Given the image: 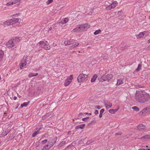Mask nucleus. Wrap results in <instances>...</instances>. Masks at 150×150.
<instances>
[{
  "label": "nucleus",
  "instance_id": "0eeeda50",
  "mask_svg": "<svg viewBox=\"0 0 150 150\" xmlns=\"http://www.w3.org/2000/svg\"><path fill=\"white\" fill-rule=\"evenodd\" d=\"M117 4V2L116 1H115L113 3H112L109 6L106 7V9L107 10H110L115 7Z\"/></svg>",
  "mask_w": 150,
  "mask_h": 150
},
{
  "label": "nucleus",
  "instance_id": "4d7b16f0",
  "mask_svg": "<svg viewBox=\"0 0 150 150\" xmlns=\"http://www.w3.org/2000/svg\"><path fill=\"white\" fill-rule=\"evenodd\" d=\"M125 48H127V46H125Z\"/></svg>",
  "mask_w": 150,
  "mask_h": 150
},
{
  "label": "nucleus",
  "instance_id": "cd10ccee",
  "mask_svg": "<svg viewBox=\"0 0 150 150\" xmlns=\"http://www.w3.org/2000/svg\"><path fill=\"white\" fill-rule=\"evenodd\" d=\"M29 102H25L22 104L21 105V107L22 108L24 107H26L28 105L29 103Z\"/></svg>",
  "mask_w": 150,
  "mask_h": 150
},
{
  "label": "nucleus",
  "instance_id": "c85d7f7f",
  "mask_svg": "<svg viewBox=\"0 0 150 150\" xmlns=\"http://www.w3.org/2000/svg\"><path fill=\"white\" fill-rule=\"evenodd\" d=\"M4 55V53L3 51L1 50H0V60L2 59Z\"/></svg>",
  "mask_w": 150,
  "mask_h": 150
},
{
  "label": "nucleus",
  "instance_id": "13d9d810",
  "mask_svg": "<svg viewBox=\"0 0 150 150\" xmlns=\"http://www.w3.org/2000/svg\"><path fill=\"white\" fill-rule=\"evenodd\" d=\"M51 29H52V27H50V30H51Z\"/></svg>",
  "mask_w": 150,
  "mask_h": 150
},
{
  "label": "nucleus",
  "instance_id": "680f3d73",
  "mask_svg": "<svg viewBox=\"0 0 150 150\" xmlns=\"http://www.w3.org/2000/svg\"><path fill=\"white\" fill-rule=\"evenodd\" d=\"M149 19H150V16L149 17Z\"/></svg>",
  "mask_w": 150,
  "mask_h": 150
},
{
  "label": "nucleus",
  "instance_id": "b1692460",
  "mask_svg": "<svg viewBox=\"0 0 150 150\" xmlns=\"http://www.w3.org/2000/svg\"><path fill=\"white\" fill-rule=\"evenodd\" d=\"M85 126V124H82L80 125H78L76 126L75 128L76 129H83Z\"/></svg>",
  "mask_w": 150,
  "mask_h": 150
},
{
  "label": "nucleus",
  "instance_id": "8fccbe9b",
  "mask_svg": "<svg viewBox=\"0 0 150 150\" xmlns=\"http://www.w3.org/2000/svg\"><path fill=\"white\" fill-rule=\"evenodd\" d=\"M138 150H150L149 149H139Z\"/></svg>",
  "mask_w": 150,
  "mask_h": 150
},
{
  "label": "nucleus",
  "instance_id": "7ed1b4c3",
  "mask_svg": "<svg viewBox=\"0 0 150 150\" xmlns=\"http://www.w3.org/2000/svg\"><path fill=\"white\" fill-rule=\"evenodd\" d=\"M19 38L15 37L14 38L9 41L6 44V45L8 47L11 48L16 46L19 41Z\"/></svg>",
  "mask_w": 150,
  "mask_h": 150
},
{
  "label": "nucleus",
  "instance_id": "f03ea898",
  "mask_svg": "<svg viewBox=\"0 0 150 150\" xmlns=\"http://www.w3.org/2000/svg\"><path fill=\"white\" fill-rule=\"evenodd\" d=\"M90 27V25H89L87 24H85L77 26L73 29V31L74 32H78L82 30H85L89 28Z\"/></svg>",
  "mask_w": 150,
  "mask_h": 150
},
{
  "label": "nucleus",
  "instance_id": "3c124183",
  "mask_svg": "<svg viewBox=\"0 0 150 150\" xmlns=\"http://www.w3.org/2000/svg\"><path fill=\"white\" fill-rule=\"evenodd\" d=\"M119 108H118V109H117L114 110L113 111H114V113L118 111V110H119Z\"/></svg>",
  "mask_w": 150,
  "mask_h": 150
},
{
  "label": "nucleus",
  "instance_id": "ea45409f",
  "mask_svg": "<svg viewBox=\"0 0 150 150\" xmlns=\"http://www.w3.org/2000/svg\"><path fill=\"white\" fill-rule=\"evenodd\" d=\"M13 5V4L12 1L8 2L6 4V5L7 6H9Z\"/></svg>",
  "mask_w": 150,
  "mask_h": 150
},
{
  "label": "nucleus",
  "instance_id": "a18cd8bd",
  "mask_svg": "<svg viewBox=\"0 0 150 150\" xmlns=\"http://www.w3.org/2000/svg\"><path fill=\"white\" fill-rule=\"evenodd\" d=\"M149 112H150V107H147L146 108Z\"/></svg>",
  "mask_w": 150,
  "mask_h": 150
},
{
  "label": "nucleus",
  "instance_id": "a19ab883",
  "mask_svg": "<svg viewBox=\"0 0 150 150\" xmlns=\"http://www.w3.org/2000/svg\"><path fill=\"white\" fill-rule=\"evenodd\" d=\"M52 1L53 0H48L46 2V4L47 5H48L52 3Z\"/></svg>",
  "mask_w": 150,
  "mask_h": 150
},
{
  "label": "nucleus",
  "instance_id": "5701e85b",
  "mask_svg": "<svg viewBox=\"0 0 150 150\" xmlns=\"http://www.w3.org/2000/svg\"><path fill=\"white\" fill-rule=\"evenodd\" d=\"M115 13L116 14V15H119L118 17L119 19H122V14L121 11H119L117 12H116Z\"/></svg>",
  "mask_w": 150,
  "mask_h": 150
},
{
  "label": "nucleus",
  "instance_id": "37998d69",
  "mask_svg": "<svg viewBox=\"0 0 150 150\" xmlns=\"http://www.w3.org/2000/svg\"><path fill=\"white\" fill-rule=\"evenodd\" d=\"M88 118H89V117H85L82 119V120L83 121H86V120L88 119Z\"/></svg>",
  "mask_w": 150,
  "mask_h": 150
},
{
  "label": "nucleus",
  "instance_id": "a878e982",
  "mask_svg": "<svg viewBox=\"0 0 150 150\" xmlns=\"http://www.w3.org/2000/svg\"><path fill=\"white\" fill-rule=\"evenodd\" d=\"M101 57L104 60H105L108 58V56L107 54H104L101 56Z\"/></svg>",
  "mask_w": 150,
  "mask_h": 150
},
{
  "label": "nucleus",
  "instance_id": "bf43d9fd",
  "mask_svg": "<svg viewBox=\"0 0 150 150\" xmlns=\"http://www.w3.org/2000/svg\"><path fill=\"white\" fill-rule=\"evenodd\" d=\"M70 132H68V134H69V133Z\"/></svg>",
  "mask_w": 150,
  "mask_h": 150
},
{
  "label": "nucleus",
  "instance_id": "5fc2aeb1",
  "mask_svg": "<svg viewBox=\"0 0 150 150\" xmlns=\"http://www.w3.org/2000/svg\"><path fill=\"white\" fill-rule=\"evenodd\" d=\"M83 114L82 113H80L79 114V116H81V115H82Z\"/></svg>",
  "mask_w": 150,
  "mask_h": 150
},
{
  "label": "nucleus",
  "instance_id": "6ab92c4d",
  "mask_svg": "<svg viewBox=\"0 0 150 150\" xmlns=\"http://www.w3.org/2000/svg\"><path fill=\"white\" fill-rule=\"evenodd\" d=\"M41 129V127L39 128V129H36L38 131H35L34 133H33L32 135L33 137H35L37 134H38L39 133V131Z\"/></svg>",
  "mask_w": 150,
  "mask_h": 150
},
{
  "label": "nucleus",
  "instance_id": "7c9ffc66",
  "mask_svg": "<svg viewBox=\"0 0 150 150\" xmlns=\"http://www.w3.org/2000/svg\"><path fill=\"white\" fill-rule=\"evenodd\" d=\"M142 64H139L137 68L136 69V71H139L142 68Z\"/></svg>",
  "mask_w": 150,
  "mask_h": 150
},
{
  "label": "nucleus",
  "instance_id": "393cba45",
  "mask_svg": "<svg viewBox=\"0 0 150 150\" xmlns=\"http://www.w3.org/2000/svg\"><path fill=\"white\" fill-rule=\"evenodd\" d=\"M38 73H36L35 74H34L33 73H29L28 75V76L29 78H31L32 77L34 76H38Z\"/></svg>",
  "mask_w": 150,
  "mask_h": 150
},
{
  "label": "nucleus",
  "instance_id": "bb28decb",
  "mask_svg": "<svg viewBox=\"0 0 150 150\" xmlns=\"http://www.w3.org/2000/svg\"><path fill=\"white\" fill-rule=\"evenodd\" d=\"M98 77V76L96 74H95L93 77L91 78V81L92 82H94L95 81L96 79Z\"/></svg>",
  "mask_w": 150,
  "mask_h": 150
},
{
  "label": "nucleus",
  "instance_id": "1a4fd4ad",
  "mask_svg": "<svg viewBox=\"0 0 150 150\" xmlns=\"http://www.w3.org/2000/svg\"><path fill=\"white\" fill-rule=\"evenodd\" d=\"M146 31H144L143 32H140L138 35H135V37L137 39L141 38L144 36V34L146 33Z\"/></svg>",
  "mask_w": 150,
  "mask_h": 150
},
{
  "label": "nucleus",
  "instance_id": "4be33fe9",
  "mask_svg": "<svg viewBox=\"0 0 150 150\" xmlns=\"http://www.w3.org/2000/svg\"><path fill=\"white\" fill-rule=\"evenodd\" d=\"M123 83V81L122 79H120L117 80L116 85H119Z\"/></svg>",
  "mask_w": 150,
  "mask_h": 150
},
{
  "label": "nucleus",
  "instance_id": "e433bc0d",
  "mask_svg": "<svg viewBox=\"0 0 150 150\" xmlns=\"http://www.w3.org/2000/svg\"><path fill=\"white\" fill-rule=\"evenodd\" d=\"M54 145V144H53V143L52 142H49L48 144L47 145H48V146H50L49 148H50L51 147H52V146H53V145Z\"/></svg>",
  "mask_w": 150,
  "mask_h": 150
},
{
  "label": "nucleus",
  "instance_id": "f704fd0d",
  "mask_svg": "<svg viewBox=\"0 0 150 150\" xmlns=\"http://www.w3.org/2000/svg\"><path fill=\"white\" fill-rule=\"evenodd\" d=\"M57 138L56 137H54L53 138V139L52 140V142L53 143V144H54L55 143L57 140Z\"/></svg>",
  "mask_w": 150,
  "mask_h": 150
},
{
  "label": "nucleus",
  "instance_id": "39448f33",
  "mask_svg": "<svg viewBox=\"0 0 150 150\" xmlns=\"http://www.w3.org/2000/svg\"><path fill=\"white\" fill-rule=\"evenodd\" d=\"M88 76L87 75L83 74H80L77 77V80L79 83L87 80Z\"/></svg>",
  "mask_w": 150,
  "mask_h": 150
},
{
  "label": "nucleus",
  "instance_id": "864d4df0",
  "mask_svg": "<svg viewBox=\"0 0 150 150\" xmlns=\"http://www.w3.org/2000/svg\"><path fill=\"white\" fill-rule=\"evenodd\" d=\"M85 114H87V115H91V113H88L87 112H86L85 113Z\"/></svg>",
  "mask_w": 150,
  "mask_h": 150
},
{
  "label": "nucleus",
  "instance_id": "09e8293b",
  "mask_svg": "<svg viewBox=\"0 0 150 150\" xmlns=\"http://www.w3.org/2000/svg\"><path fill=\"white\" fill-rule=\"evenodd\" d=\"M94 113L95 115H97L98 113V111L97 110H96L94 112Z\"/></svg>",
  "mask_w": 150,
  "mask_h": 150
},
{
  "label": "nucleus",
  "instance_id": "4c0bfd02",
  "mask_svg": "<svg viewBox=\"0 0 150 150\" xmlns=\"http://www.w3.org/2000/svg\"><path fill=\"white\" fill-rule=\"evenodd\" d=\"M9 133V131H6V132H3L2 133V135L3 136H6V135L8 133Z\"/></svg>",
  "mask_w": 150,
  "mask_h": 150
},
{
  "label": "nucleus",
  "instance_id": "473e14b6",
  "mask_svg": "<svg viewBox=\"0 0 150 150\" xmlns=\"http://www.w3.org/2000/svg\"><path fill=\"white\" fill-rule=\"evenodd\" d=\"M49 148H48V145L45 146L42 149V150H48L49 149Z\"/></svg>",
  "mask_w": 150,
  "mask_h": 150
},
{
  "label": "nucleus",
  "instance_id": "a211bd4d",
  "mask_svg": "<svg viewBox=\"0 0 150 150\" xmlns=\"http://www.w3.org/2000/svg\"><path fill=\"white\" fill-rule=\"evenodd\" d=\"M72 44H73V45L71 47V49H73L78 46L79 44V43L78 42H73V41Z\"/></svg>",
  "mask_w": 150,
  "mask_h": 150
},
{
  "label": "nucleus",
  "instance_id": "052dcab7",
  "mask_svg": "<svg viewBox=\"0 0 150 150\" xmlns=\"http://www.w3.org/2000/svg\"><path fill=\"white\" fill-rule=\"evenodd\" d=\"M148 147V146H146V147Z\"/></svg>",
  "mask_w": 150,
  "mask_h": 150
},
{
  "label": "nucleus",
  "instance_id": "6e6552de",
  "mask_svg": "<svg viewBox=\"0 0 150 150\" xmlns=\"http://www.w3.org/2000/svg\"><path fill=\"white\" fill-rule=\"evenodd\" d=\"M26 57H24L23 59L22 60L21 65L20 67L21 69H22L26 65Z\"/></svg>",
  "mask_w": 150,
  "mask_h": 150
},
{
  "label": "nucleus",
  "instance_id": "dca6fc26",
  "mask_svg": "<svg viewBox=\"0 0 150 150\" xmlns=\"http://www.w3.org/2000/svg\"><path fill=\"white\" fill-rule=\"evenodd\" d=\"M64 43L65 46L69 45L73 43V41L67 39L64 42Z\"/></svg>",
  "mask_w": 150,
  "mask_h": 150
},
{
  "label": "nucleus",
  "instance_id": "c756f323",
  "mask_svg": "<svg viewBox=\"0 0 150 150\" xmlns=\"http://www.w3.org/2000/svg\"><path fill=\"white\" fill-rule=\"evenodd\" d=\"M104 111H105V110H104V109H102L100 110V115H99V117L100 118H101L102 117V114L104 112Z\"/></svg>",
  "mask_w": 150,
  "mask_h": 150
},
{
  "label": "nucleus",
  "instance_id": "2eb2a0df",
  "mask_svg": "<svg viewBox=\"0 0 150 150\" xmlns=\"http://www.w3.org/2000/svg\"><path fill=\"white\" fill-rule=\"evenodd\" d=\"M11 21V19H10L8 20H6V21H4L3 23V24H4V26H6V25L8 26V25H9L12 24Z\"/></svg>",
  "mask_w": 150,
  "mask_h": 150
},
{
  "label": "nucleus",
  "instance_id": "412c9836",
  "mask_svg": "<svg viewBox=\"0 0 150 150\" xmlns=\"http://www.w3.org/2000/svg\"><path fill=\"white\" fill-rule=\"evenodd\" d=\"M13 4H16L17 5H19L21 3V0H13L12 1Z\"/></svg>",
  "mask_w": 150,
  "mask_h": 150
},
{
  "label": "nucleus",
  "instance_id": "79ce46f5",
  "mask_svg": "<svg viewBox=\"0 0 150 150\" xmlns=\"http://www.w3.org/2000/svg\"><path fill=\"white\" fill-rule=\"evenodd\" d=\"M114 110L113 109H110L109 110V112L111 114H114Z\"/></svg>",
  "mask_w": 150,
  "mask_h": 150
},
{
  "label": "nucleus",
  "instance_id": "2f4dec72",
  "mask_svg": "<svg viewBox=\"0 0 150 150\" xmlns=\"http://www.w3.org/2000/svg\"><path fill=\"white\" fill-rule=\"evenodd\" d=\"M65 141H63L61 143H60L59 144L58 146H59L61 147L64 146L65 144Z\"/></svg>",
  "mask_w": 150,
  "mask_h": 150
},
{
  "label": "nucleus",
  "instance_id": "72a5a7b5",
  "mask_svg": "<svg viewBox=\"0 0 150 150\" xmlns=\"http://www.w3.org/2000/svg\"><path fill=\"white\" fill-rule=\"evenodd\" d=\"M101 32V30L100 29L96 30L94 32V34L95 35H96L99 33Z\"/></svg>",
  "mask_w": 150,
  "mask_h": 150
},
{
  "label": "nucleus",
  "instance_id": "20e7f679",
  "mask_svg": "<svg viewBox=\"0 0 150 150\" xmlns=\"http://www.w3.org/2000/svg\"><path fill=\"white\" fill-rule=\"evenodd\" d=\"M112 78V74H108L107 75H103L100 77H98V80L101 82H103L105 81H109Z\"/></svg>",
  "mask_w": 150,
  "mask_h": 150
},
{
  "label": "nucleus",
  "instance_id": "58836bf2",
  "mask_svg": "<svg viewBox=\"0 0 150 150\" xmlns=\"http://www.w3.org/2000/svg\"><path fill=\"white\" fill-rule=\"evenodd\" d=\"M45 43V42L43 41H40L39 42L38 44L40 45H43Z\"/></svg>",
  "mask_w": 150,
  "mask_h": 150
},
{
  "label": "nucleus",
  "instance_id": "9b49d317",
  "mask_svg": "<svg viewBox=\"0 0 150 150\" xmlns=\"http://www.w3.org/2000/svg\"><path fill=\"white\" fill-rule=\"evenodd\" d=\"M105 105L107 109L111 107L112 104L110 102L105 101H104Z\"/></svg>",
  "mask_w": 150,
  "mask_h": 150
},
{
  "label": "nucleus",
  "instance_id": "4468645a",
  "mask_svg": "<svg viewBox=\"0 0 150 150\" xmlns=\"http://www.w3.org/2000/svg\"><path fill=\"white\" fill-rule=\"evenodd\" d=\"M69 21V19L68 18H64L63 19L62 21L59 22V25L62 24H65L67 23Z\"/></svg>",
  "mask_w": 150,
  "mask_h": 150
},
{
  "label": "nucleus",
  "instance_id": "603ef678",
  "mask_svg": "<svg viewBox=\"0 0 150 150\" xmlns=\"http://www.w3.org/2000/svg\"><path fill=\"white\" fill-rule=\"evenodd\" d=\"M13 99L14 100H16L17 99V97L16 96H14L13 97Z\"/></svg>",
  "mask_w": 150,
  "mask_h": 150
},
{
  "label": "nucleus",
  "instance_id": "49530a36",
  "mask_svg": "<svg viewBox=\"0 0 150 150\" xmlns=\"http://www.w3.org/2000/svg\"><path fill=\"white\" fill-rule=\"evenodd\" d=\"M95 108L99 109L100 108L99 106L97 105L95 106Z\"/></svg>",
  "mask_w": 150,
  "mask_h": 150
},
{
  "label": "nucleus",
  "instance_id": "f3484780",
  "mask_svg": "<svg viewBox=\"0 0 150 150\" xmlns=\"http://www.w3.org/2000/svg\"><path fill=\"white\" fill-rule=\"evenodd\" d=\"M140 139H144V140H145L148 139H150V135H146L143 136L142 137L139 138Z\"/></svg>",
  "mask_w": 150,
  "mask_h": 150
},
{
  "label": "nucleus",
  "instance_id": "f8f14e48",
  "mask_svg": "<svg viewBox=\"0 0 150 150\" xmlns=\"http://www.w3.org/2000/svg\"><path fill=\"white\" fill-rule=\"evenodd\" d=\"M137 127L138 129L140 131H142L146 129V127L142 124H140L137 125Z\"/></svg>",
  "mask_w": 150,
  "mask_h": 150
},
{
  "label": "nucleus",
  "instance_id": "c03bdc74",
  "mask_svg": "<svg viewBox=\"0 0 150 150\" xmlns=\"http://www.w3.org/2000/svg\"><path fill=\"white\" fill-rule=\"evenodd\" d=\"M47 139H45L44 140H43L42 141V143H43V144H44L47 142Z\"/></svg>",
  "mask_w": 150,
  "mask_h": 150
},
{
  "label": "nucleus",
  "instance_id": "e2e57ef3",
  "mask_svg": "<svg viewBox=\"0 0 150 150\" xmlns=\"http://www.w3.org/2000/svg\"><path fill=\"white\" fill-rule=\"evenodd\" d=\"M17 108H18V107H17L16 108V109H17Z\"/></svg>",
  "mask_w": 150,
  "mask_h": 150
},
{
  "label": "nucleus",
  "instance_id": "9d476101",
  "mask_svg": "<svg viewBox=\"0 0 150 150\" xmlns=\"http://www.w3.org/2000/svg\"><path fill=\"white\" fill-rule=\"evenodd\" d=\"M41 47L42 48L45 49L46 50H49L50 48V47L47 41L45 42V43L43 45H41Z\"/></svg>",
  "mask_w": 150,
  "mask_h": 150
},
{
  "label": "nucleus",
  "instance_id": "ddd939ff",
  "mask_svg": "<svg viewBox=\"0 0 150 150\" xmlns=\"http://www.w3.org/2000/svg\"><path fill=\"white\" fill-rule=\"evenodd\" d=\"M149 113L148 112L147 110V109L145 108L143 109L142 111L139 112V115H146L147 113Z\"/></svg>",
  "mask_w": 150,
  "mask_h": 150
},
{
  "label": "nucleus",
  "instance_id": "6e6d98bb",
  "mask_svg": "<svg viewBox=\"0 0 150 150\" xmlns=\"http://www.w3.org/2000/svg\"><path fill=\"white\" fill-rule=\"evenodd\" d=\"M148 43H150V39H149L148 40Z\"/></svg>",
  "mask_w": 150,
  "mask_h": 150
},
{
  "label": "nucleus",
  "instance_id": "423d86ee",
  "mask_svg": "<svg viewBox=\"0 0 150 150\" xmlns=\"http://www.w3.org/2000/svg\"><path fill=\"white\" fill-rule=\"evenodd\" d=\"M73 79V77L72 75H71L68 77L65 82V86H68L71 82Z\"/></svg>",
  "mask_w": 150,
  "mask_h": 150
},
{
  "label": "nucleus",
  "instance_id": "de8ad7c7",
  "mask_svg": "<svg viewBox=\"0 0 150 150\" xmlns=\"http://www.w3.org/2000/svg\"><path fill=\"white\" fill-rule=\"evenodd\" d=\"M20 15V13H17L16 14H14L13 15V16L15 17L17 16Z\"/></svg>",
  "mask_w": 150,
  "mask_h": 150
},
{
  "label": "nucleus",
  "instance_id": "f257e3e1",
  "mask_svg": "<svg viewBox=\"0 0 150 150\" xmlns=\"http://www.w3.org/2000/svg\"><path fill=\"white\" fill-rule=\"evenodd\" d=\"M136 100L138 102L144 103L150 99L149 95L144 91H140L136 92L135 96Z\"/></svg>",
  "mask_w": 150,
  "mask_h": 150
},
{
  "label": "nucleus",
  "instance_id": "aec40b11",
  "mask_svg": "<svg viewBox=\"0 0 150 150\" xmlns=\"http://www.w3.org/2000/svg\"><path fill=\"white\" fill-rule=\"evenodd\" d=\"M11 21L12 24H13L15 23H16L18 22L19 21V19L17 18H14L11 19Z\"/></svg>",
  "mask_w": 150,
  "mask_h": 150
},
{
  "label": "nucleus",
  "instance_id": "c9c22d12",
  "mask_svg": "<svg viewBox=\"0 0 150 150\" xmlns=\"http://www.w3.org/2000/svg\"><path fill=\"white\" fill-rule=\"evenodd\" d=\"M132 108L136 111H138L139 110V109L137 106H134L132 107Z\"/></svg>",
  "mask_w": 150,
  "mask_h": 150
}]
</instances>
